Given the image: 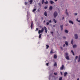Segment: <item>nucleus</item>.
I'll list each match as a JSON object with an SVG mask.
<instances>
[{
  "label": "nucleus",
  "mask_w": 80,
  "mask_h": 80,
  "mask_svg": "<svg viewBox=\"0 0 80 80\" xmlns=\"http://www.w3.org/2000/svg\"><path fill=\"white\" fill-rule=\"evenodd\" d=\"M65 56L66 57H65V58L67 60H70V58H69V56H68V53L67 52H66L65 53Z\"/></svg>",
  "instance_id": "f257e3e1"
},
{
  "label": "nucleus",
  "mask_w": 80,
  "mask_h": 80,
  "mask_svg": "<svg viewBox=\"0 0 80 80\" xmlns=\"http://www.w3.org/2000/svg\"><path fill=\"white\" fill-rule=\"evenodd\" d=\"M43 31H44V28H42V30H39L38 32V34H40V33H42V32H43Z\"/></svg>",
  "instance_id": "f03ea898"
},
{
  "label": "nucleus",
  "mask_w": 80,
  "mask_h": 80,
  "mask_svg": "<svg viewBox=\"0 0 80 80\" xmlns=\"http://www.w3.org/2000/svg\"><path fill=\"white\" fill-rule=\"evenodd\" d=\"M53 15L54 18H56V17H57V15H58V13H57V11H55L54 12Z\"/></svg>",
  "instance_id": "7ed1b4c3"
},
{
  "label": "nucleus",
  "mask_w": 80,
  "mask_h": 80,
  "mask_svg": "<svg viewBox=\"0 0 80 80\" xmlns=\"http://www.w3.org/2000/svg\"><path fill=\"white\" fill-rule=\"evenodd\" d=\"M31 30H32V28H33V22H32L31 23Z\"/></svg>",
  "instance_id": "20e7f679"
},
{
  "label": "nucleus",
  "mask_w": 80,
  "mask_h": 80,
  "mask_svg": "<svg viewBox=\"0 0 80 80\" xmlns=\"http://www.w3.org/2000/svg\"><path fill=\"white\" fill-rule=\"evenodd\" d=\"M64 68V65L63 64H62V66L60 68V70H63V68Z\"/></svg>",
  "instance_id": "39448f33"
},
{
  "label": "nucleus",
  "mask_w": 80,
  "mask_h": 80,
  "mask_svg": "<svg viewBox=\"0 0 80 80\" xmlns=\"http://www.w3.org/2000/svg\"><path fill=\"white\" fill-rule=\"evenodd\" d=\"M44 30L45 31V32L46 33H47V28L45 26H44Z\"/></svg>",
  "instance_id": "423d86ee"
},
{
  "label": "nucleus",
  "mask_w": 80,
  "mask_h": 80,
  "mask_svg": "<svg viewBox=\"0 0 80 80\" xmlns=\"http://www.w3.org/2000/svg\"><path fill=\"white\" fill-rule=\"evenodd\" d=\"M74 37H75V39H77V38H78V35L77 34H75L74 35Z\"/></svg>",
  "instance_id": "0eeeda50"
},
{
  "label": "nucleus",
  "mask_w": 80,
  "mask_h": 80,
  "mask_svg": "<svg viewBox=\"0 0 80 80\" xmlns=\"http://www.w3.org/2000/svg\"><path fill=\"white\" fill-rule=\"evenodd\" d=\"M69 23H72V25H73V21H72L69 20Z\"/></svg>",
  "instance_id": "6e6552de"
},
{
  "label": "nucleus",
  "mask_w": 80,
  "mask_h": 80,
  "mask_svg": "<svg viewBox=\"0 0 80 80\" xmlns=\"http://www.w3.org/2000/svg\"><path fill=\"white\" fill-rule=\"evenodd\" d=\"M49 9L50 10H52V9H53V7L52 6H50L49 8Z\"/></svg>",
  "instance_id": "1a4fd4ad"
},
{
  "label": "nucleus",
  "mask_w": 80,
  "mask_h": 80,
  "mask_svg": "<svg viewBox=\"0 0 80 80\" xmlns=\"http://www.w3.org/2000/svg\"><path fill=\"white\" fill-rule=\"evenodd\" d=\"M63 25H61L60 27L61 28V30H63Z\"/></svg>",
  "instance_id": "9d476101"
},
{
  "label": "nucleus",
  "mask_w": 80,
  "mask_h": 80,
  "mask_svg": "<svg viewBox=\"0 0 80 80\" xmlns=\"http://www.w3.org/2000/svg\"><path fill=\"white\" fill-rule=\"evenodd\" d=\"M54 58L55 59H56V58H57V56L56 55H54Z\"/></svg>",
  "instance_id": "9b49d317"
},
{
  "label": "nucleus",
  "mask_w": 80,
  "mask_h": 80,
  "mask_svg": "<svg viewBox=\"0 0 80 80\" xmlns=\"http://www.w3.org/2000/svg\"><path fill=\"white\" fill-rule=\"evenodd\" d=\"M71 52L72 53L73 55H75V53H74V52H73V50H71Z\"/></svg>",
  "instance_id": "f8f14e48"
},
{
  "label": "nucleus",
  "mask_w": 80,
  "mask_h": 80,
  "mask_svg": "<svg viewBox=\"0 0 80 80\" xmlns=\"http://www.w3.org/2000/svg\"><path fill=\"white\" fill-rule=\"evenodd\" d=\"M67 9L66 10V15H67L68 16V12H67Z\"/></svg>",
  "instance_id": "ddd939ff"
},
{
  "label": "nucleus",
  "mask_w": 80,
  "mask_h": 80,
  "mask_svg": "<svg viewBox=\"0 0 80 80\" xmlns=\"http://www.w3.org/2000/svg\"><path fill=\"white\" fill-rule=\"evenodd\" d=\"M44 15H45V16H46V17H47V13L46 11H45L44 12Z\"/></svg>",
  "instance_id": "4468645a"
},
{
  "label": "nucleus",
  "mask_w": 80,
  "mask_h": 80,
  "mask_svg": "<svg viewBox=\"0 0 80 80\" xmlns=\"http://www.w3.org/2000/svg\"><path fill=\"white\" fill-rule=\"evenodd\" d=\"M68 73H67V72H64V77H66V75H67Z\"/></svg>",
  "instance_id": "2eb2a0df"
},
{
  "label": "nucleus",
  "mask_w": 80,
  "mask_h": 80,
  "mask_svg": "<svg viewBox=\"0 0 80 80\" xmlns=\"http://www.w3.org/2000/svg\"><path fill=\"white\" fill-rule=\"evenodd\" d=\"M65 45L67 46H68V42H67V41H65Z\"/></svg>",
  "instance_id": "dca6fc26"
},
{
  "label": "nucleus",
  "mask_w": 80,
  "mask_h": 80,
  "mask_svg": "<svg viewBox=\"0 0 80 80\" xmlns=\"http://www.w3.org/2000/svg\"><path fill=\"white\" fill-rule=\"evenodd\" d=\"M64 32L65 33H68V31L67 30H65Z\"/></svg>",
  "instance_id": "f3484780"
},
{
  "label": "nucleus",
  "mask_w": 80,
  "mask_h": 80,
  "mask_svg": "<svg viewBox=\"0 0 80 80\" xmlns=\"http://www.w3.org/2000/svg\"><path fill=\"white\" fill-rule=\"evenodd\" d=\"M50 2L51 4H53V3H54V2H53L52 1H50Z\"/></svg>",
  "instance_id": "a211bd4d"
},
{
  "label": "nucleus",
  "mask_w": 80,
  "mask_h": 80,
  "mask_svg": "<svg viewBox=\"0 0 80 80\" xmlns=\"http://www.w3.org/2000/svg\"><path fill=\"white\" fill-rule=\"evenodd\" d=\"M73 48H77V45L75 44L73 45Z\"/></svg>",
  "instance_id": "6ab92c4d"
},
{
  "label": "nucleus",
  "mask_w": 80,
  "mask_h": 80,
  "mask_svg": "<svg viewBox=\"0 0 80 80\" xmlns=\"http://www.w3.org/2000/svg\"><path fill=\"white\" fill-rule=\"evenodd\" d=\"M71 44H72V45H73V40L72 39L71 40Z\"/></svg>",
  "instance_id": "aec40b11"
},
{
  "label": "nucleus",
  "mask_w": 80,
  "mask_h": 80,
  "mask_svg": "<svg viewBox=\"0 0 80 80\" xmlns=\"http://www.w3.org/2000/svg\"><path fill=\"white\" fill-rule=\"evenodd\" d=\"M42 37V34H40L39 36V38H40Z\"/></svg>",
  "instance_id": "412c9836"
},
{
  "label": "nucleus",
  "mask_w": 80,
  "mask_h": 80,
  "mask_svg": "<svg viewBox=\"0 0 80 80\" xmlns=\"http://www.w3.org/2000/svg\"><path fill=\"white\" fill-rule=\"evenodd\" d=\"M46 49H48V48H49V46L48 45H46Z\"/></svg>",
  "instance_id": "4be33fe9"
},
{
  "label": "nucleus",
  "mask_w": 80,
  "mask_h": 80,
  "mask_svg": "<svg viewBox=\"0 0 80 80\" xmlns=\"http://www.w3.org/2000/svg\"><path fill=\"white\" fill-rule=\"evenodd\" d=\"M54 66H57V62H55V63L54 64Z\"/></svg>",
  "instance_id": "5701e85b"
},
{
  "label": "nucleus",
  "mask_w": 80,
  "mask_h": 80,
  "mask_svg": "<svg viewBox=\"0 0 80 80\" xmlns=\"http://www.w3.org/2000/svg\"><path fill=\"white\" fill-rule=\"evenodd\" d=\"M53 20L54 22H55V23H57V20H55V19H53Z\"/></svg>",
  "instance_id": "b1692460"
},
{
  "label": "nucleus",
  "mask_w": 80,
  "mask_h": 80,
  "mask_svg": "<svg viewBox=\"0 0 80 80\" xmlns=\"http://www.w3.org/2000/svg\"><path fill=\"white\" fill-rule=\"evenodd\" d=\"M37 10V9H36L34 8L33 10L32 11V12H34L35 11H36Z\"/></svg>",
  "instance_id": "393cba45"
},
{
  "label": "nucleus",
  "mask_w": 80,
  "mask_h": 80,
  "mask_svg": "<svg viewBox=\"0 0 80 80\" xmlns=\"http://www.w3.org/2000/svg\"><path fill=\"white\" fill-rule=\"evenodd\" d=\"M50 53H53V49H52L50 51Z\"/></svg>",
  "instance_id": "a878e982"
},
{
  "label": "nucleus",
  "mask_w": 80,
  "mask_h": 80,
  "mask_svg": "<svg viewBox=\"0 0 80 80\" xmlns=\"http://www.w3.org/2000/svg\"><path fill=\"white\" fill-rule=\"evenodd\" d=\"M49 24H50V23H49V22H47L46 23V25H49Z\"/></svg>",
  "instance_id": "bb28decb"
},
{
  "label": "nucleus",
  "mask_w": 80,
  "mask_h": 80,
  "mask_svg": "<svg viewBox=\"0 0 80 80\" xmlns=\"http://www.w3.org/2000/svg\"><path fill=\"white\" fill-rule=\"evenodd\" d=\"M48 1H46V2H44V3H45V4H48Z\"/></svg>",
  "instance_id": "cd10ccee"
},
{
  "label": "nucleus",
  "mask_w": 80,
  "mask_h": 80,
  "mask_svg": "<svg viewBox=\"0 0 80 80\" xmlns=\"http://www.w3.org/2000/svg\"><path fill=\"white\" fill-rule=\"evenodd\" d=\"M62 80V77H61L59 78V80Z\"/></svg>",
  "instance_id": "c85d7f7f"
},
{
  "label": "nucleus",
  "mask_w": 80,
  "mask_h": 80,
  "mask_svg": "<svg viewBox=\"0 0 80 80\" xmlns=\"http://www.w3.org/2000/svg\"><path fill=\"white\" fill-rule=\"evenodd\" d=\"M33 2V0H30V1H29V2L30 3H32Z\"/></svg>",
  "instance_id": "c756f323"
},
{
  "label": "nucleus",
  "mask_w": 80,
  "mask_h": 80,
  "mask_svg": "<svg viewBox=\"0 0 80 80\" xmlns=\"http://www.w3.org/2000/svg\"><path fill=\"white\" fill-rule=\"evenodd\" d=\"M54 74L55 75H57V72H54Z\"/></svg>",
  "instance_id": "7c9ffc66"
},
{
  "label": "nucleus",
  "mask_w": 80,
  "mask_h": 80,
  "mask_svg": "<svg viewBox=\"0 0 80 80\" xmlns=\"http://www.w3.org/2000/svg\"><path fill=\"white\" fill-rule=\"evenodd\" d=\"M44 3V0H42V4H43Z\"/></svg>",
  "instance_id": "2f4dec72"
},
{
  "label": "nucleus",
  "mask_w": 80,
  "mask_h": 80,
  "mask_svg": "<svg viewBox=\"0 0 80 80\" xmlns=\"http://www.w3.org/2000/svg\"><path fill=\"white\" fill-rule=\"evenodd\" d=\"M38 28H37L35 30V31H38Z\"/></svg>",
  "instance_id": "473e14b6"
},
{
  "label": "nucleus",
  "mask_w": 80,
  "mask_h": 80,
  "mask_svg": "<svg viewBox=\"0 0 80 80\" xmlns=\"http://www.w3.org/2000/svg\"><path fill=\"white\" fill-rule=\"evenodd\" d=\"M77 58H78V56H76L75 57V59H77Z\"/></svg>",
  "instance_id": "72a5a7b5"
},
{
  "label": "nucleus",
  "mask_w": 80,
  "mask_h": 80,
  "mask_svg": "<svg viewBox=\"0 0 80 80\" xmlns=\"http://www.w3.org/2000/svg\"><path fill=\"white\" fill-rule=\"evenodd\" d=\"M63 38H64V39H66V37L64 36L63 37Z\"/></svg>",
  "instance_id": "f704fd0d"
},
{
  "label": "nucleus",
  "mask_w": 80,
  "mask_h": 80,
  "mask_svg": "<svg viewBox=\"0 0 80 80\" xmlns=\"http://www.w3.org/2000/svg\"><path fill=\"white\" fill-rule=\"evenodd\" d=\"M44 8H45V9H47V6H45V7H44Z\"/></svg>",
  "instance_id": "c9c22d12"
},
{
  "label": "nucleus",
  "mask_w": 80,
  "mask_h": 80,
  "mask_svg": "<svg viewBox=\"0 0 80 80\" xmlns=\"http://www.w3.org/2000/svg\"><path fill=\"white\" fill-rule=\"evenodd\" d=\"M46 65L47 66H48V63H46Z\"/></svg>",
  "instance_id": "e433bc0d"
},
{
  "label": "nucleus",
  "mask_w": 80,
  "mask_h": 80,
  "mask_svg": "<svg viewBox=\"0 0 80 80\" xmlns=\"http://www.w3.org/2000/svg\"><path fill=\"white\" fill-rule=\"evenodd\" d=\"M48 22L49 23H51V22H52V21L51 20L48 21Z\"/></svg>",
  "instance_id": "4c0bfd02"
},
{
  "label": "nucleus",
  "mask_w": 80,
  "mask_h": 80,
  "mask_svg": "<svg viewBox=\"0 0 80 80\" xmlns=\"http://www.w3.org/2000/svg\"><path fill=\"white\" fill-rule=\"evenodd\" d=\"M77 21L78 22H79V23H80V20L78 21V19H77Z\"/></svg>",
  "instance_id": "58836bf2"
},
{
  "label": "nucleus",
  "mask_w": 80,
  "mask_h": 80,
  "mask_svg": "<svg viewBox=\"0 0 80 80\" xmlns=\"http://www.w3.org/2000/svg\"><path fill=\"white\" fill-rule=\"evenodd\" d=\"M77 13H74V15H77Z\"/></svg>",
  "instance_id": "ea45409f"
},
{
  "label": "nucleus",
  "mask_w": 80,
  "mask_h": 80,
  "mask_svg": "<svg viewBox=\"0 0 80 80\" xmlns=\"http://www.w3.org/2000/svg\"><path fill=\"white\" fill-rule=\"evenodd\" d=\"M60 73H61V75H63V74L62 73V72H61Z\"/></svg>",
  "instance_id": "a19ab883"
},
{
  "label": "nucleus",
  "mask_w": 80,
  "mask_h": 80,
  "mask_svg": "<svg viewBox=\"0 0 80 80\" xmlns=\"http://www.w3.org/2000/svg\"><path fill=\"white\" fill-rule=\"evenodd\" d=\"M50 33H51V34H53V32H51Z\"/></svg>",
  "instance_id": "79ce46f5"
},
{
  "label": "nucleus",
  "mask_w": 80,
  "mask_h": 80,
  "mask_svg": "<svg viewBox=\"0 0 80 80\" xmlns=\"http://www.w3.org/2000/svg\"><path fill=\"white\" fill-rule=\"evenodd\" d=\"M27 2H25V5H27Z\"/></svg>",
  "instance_id": "37998d69"
},
{
  "label": "nucleus",
  "mask_w": 80,
  "mask_h": 80,
  "mask_svg": "<svg viewBox=\"0 0 80 80\" xmlns=\"http://www.w3.org/2000/svg\"><path fill=\"white\" fill-rule=\"evenodd\" d=\"M65 44H64L63 45V47H65Z\"/></svg>",
  "instance_id": "c03bdc74"
},
{
  "label": "nucleus",
  "mask_w": 80,
  "mask_h": 80,
  "mask_svg": "<svg viewBox=\"0 0 80 80\" xmlns=\"http://www.w3.org/2000/svg\"><path fill=\"white\" fill-rule=\"evenodd\" d=\"M60 48L62 49H63V48L62 47H60Z\"/></svg>",
  "instance_id": "a18cd8bd"
},
{
  "label": "nucleus",
  "mask_w": 80,
  "mask_h": 80,
  "mask_svg": "<svg viewBox=\"0 0 80 80\" xmlns=\"http://www.w3.org/2000/svg\"><path fill=\"white\" fill-rule=\"evenodd\" d=\"M63 19H64V17H63L62 18V20H63Z\"/></svg>",
  "instance_id": "49530a36"
},
{
  "label": "nucleus",
  "mask_w": 80,
  "mask_h": 80,
  "mask_svg": "<svg viewBox=\"0 0 80 80\" xmlns=\"http://www.w3.org/2000/svg\"><path fill=\"white\" fill-rule=\"evenodd\" d=\"M55 2H57V0H54Z\"/></svg>",
  "instance_id": "de8ad7c7"
},
{
  "label": "nucleus",
  "mask_w": 80,
  "mask_h": 80,
  "mask_svg": "<svg viewBox=\"0 0 80 80\" xmlns=\"http://www.w3.org/2000/svg\"><path fill=\"white\" fill-rule=\"evenodd\" d=\"M43 22L44 23H45V20Z\"/></svg>",
  "instance_id": "09e8293b"
},
{
  "label": "nucleus",
  "mask_w": 80,
  "mask_h": 80,
  "mask_svg": "<svg viewBox=\"0 0 80 80\" xmlns=\"http://www.w3.org/2000/svg\"><path fill=\"white\" fill-rule=\"evenodd\" d=\"M77 80H79V78H78V79H77Z\"/></svg>",
  "instance_id": "8fccbe9b"
},
{
  "label": "nucleus",
  "mask_w": 80,
  "mask_h": 80,
  "mask_svg": "<svg viewBox=\"0 0 80 80\" xmlns=\"http://www.w3.org/2000/svg\"><path fill=\"white\" fill-rule=\"evenodd\" d=\"M53 27H55V25H54L53 26Z\"/></svg>",
  "instance_id": "3c124183"
},
{
  "label": "nucleus",
  "mask_w": 80,
  "mask_h": 80,
  "mask_svg": "<svg viewBox=\"0 0 80 80\" xmlns=\"http://www.w3.org/2000/svg\"><path fill=\"white\" fill-rule=\"evenodd\" d=\"M53 34H52V36H53Z\"/></svg>",
  "instance_id": "603ef678"
},
{
  "label": "nucleus",
  "mask_w": 80,
  "mask_h": 80,
  "mask_svg": "<svg viewBox=\"0 0 80 80\" xmlns=\"http://www.w3.org/2000/svg\"><path fill=\"white\" fill-rule=\"evenodd\" d=\"M43 19V18H42V19Z\"/></svg>",
  "instance_id": "864d4df0"
},
{
  "label": "nucleus",
  "mask_w": 80,
  "mask_h": 80,
  "mask_svg": "<svg viewBox=\"0 0 80 80\" xmlns=\"http://www.w3.org/2000/svg\"><path fill=\"white\" fill-rule=\"evenodd\" d=\"M58 33V32H57Z\"/></svg>",
  "instance_id": "5fc2aeb1"
}]
</instances>
